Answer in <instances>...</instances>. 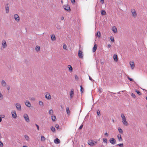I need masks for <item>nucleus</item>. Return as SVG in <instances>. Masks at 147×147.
Here are the masks:
<instances>
[{
  "label": "nucleus",
  "mask_w": 147,
  "mask_h": 147,
  "mask_svg": "<svg viewBox=\"0 0 147 147\" xmlns=\"http://www.w3.org/2000/svg\"><path fill=\"white\" fill-rule=\"evenodd\" d=\"M122 119V122L123 125L125 126H127L128 125V123L126 120V118L123 114H121V115Z\"/></svg>",
  "instance_id": "1"
},
{
  "label": "nucleus",
  "mask_w": 147,
  "mask_h": 147,
  "mask_svg": "<svg viewBox=\"0 0 147 147\" xmlns=\"http://www.w3.org/2000/svg\"><path fill=\"white\" fill-rule=\"evenodd\" d=\"M88 143L91 146H92L96 144L97 142L94 141L93 140H88Z\"/></svg>",
  "instance_id": "2"
},
{
  "label": "nucleus",
  "mask_w": 147,
  "mask_h": 147,
  "mask_svg": "<svg viewBox=\"0 0 147 147\" xmlns=\"http://www.w3.org/2000/svg\"><path fill=\"white\" fill-rule=\"evenodd\" d=\"M45 95L46 99L47 100H50L51 99V97L50 94L49 92H46L45 94Z\"/></svg>",
  "instance_id": "3"
},
{
  "label": "nucleus",
  "mask_w": 147,
  "mask_h": 147,
  "mask_svg": "<svg viewBox=\"0 0 147 147\" xmlns=\"http://www.w3.org/2000/svg\"><path fill=\"white\" fill-rule=\"evenodd\" d=\"M15 106L17 110L19 111H21L22 108L21 105L20 103H18L15 104Z\"/></svg>",
  "instance_id": "4"
},
{
  "label": "nucleus",
  "mask_w": 147,
  "mask_h": 147,
  "mask_svg": "<svg viewBox=\"0 0 147 147\" xmlns=\"http://www.w3.org/2000/svg\"><path fill=\"white\" fill-rule=\"evenodd\" d=\"M23 117L26 122H29L30 119L28 114L26 113L24 114L23 115Z\"/></svg>",
  "instance_id": "5"
},
{
  "label": "nucleus",
  "mask_w": 147,
  "mask_h": 147,
  "mask_svg": "<svg viewBox=\"0 0 147 147\" xmlns=\"http://www.w3.org/2000/svg\"><path fill=\"white\" fill-rule=\"evenodd\" d=\"M11 114L12 117L14 119H16L17 117V115L16 111L15 110H13L11 111Z\"/></svg>",
  "instance_id": "6"
},
{
  "label": "nucleus",
  "mask_w": 147,
  "mask_h": 147,
  "mask_svg": "<svg viewBox=\"0 0 147 147\" xmlns=\"http://www.w3.org/2000/svg\"><path fill=\"white\" fill-rule=\"evenodd\" d=\"M131 12L132 14V16L133 17L135 18L137 16V14L136 12V10L134 9H132L131 10Z\"/></svg>",
  "instance_id": "7"
},
{
  "label": "nucleus",
  "mask_w": 147,
  "mask_h": 147,
  "mask_svg": "<svg viewBox=\"0 0 147 147\" xmlns=\"http://www.w3.org/2000/svg\"><path fill=\"white\" fill-rule=\"evenodd\" d=\"M9 3H7L5 5V9L6 13H8L9 12Z\"/></svg>",
  "instance_id": "8"
},
{
  "label": "nucleus",
  "mask_w": 147,
  "mask_h": 147,
  "mask_svg": "<svg viewBox=\"0 0 147 147\" xmlns=\"http://www.w3.org/2000/svg\"><path fill=\"white\" fill-rule=\"evenodd\" d=\"M109 142L112 144H115L116 143V141L113 138H111L109 140Z\"/></svg>",
  "instance_id": "9"
},
{
  "label": "nucleus",
  "mask_w": 147,
  "mask_h": 147,
  "mask_svg": "<svg viewBox=\"0 0 147 147\" xmlns=\"http://www.w3.org/2000/svg\"><path fill=\"white\" fill-rule=\"evenodd\" d=\"M14 18L17 22H19L20 20V18L18 15L17 14H15L14 15Z\"/></svg>",
  "instance_id": "10"
},
{
  "label": "nucleus",
  "mask_w": 147,
  "mask_h": 147,
  "mask_svg": "<svg viewBox=\"0 0 147 147\" xmlns=\"http://www.w3.org/2000/svg\"><path fill=\"white\" fill-rule=\"evenodd\" d=\"M63 8L64 9L67 11H68L70 10V8L69 5L68 4L65 5L63 6Z\"/></svg>",
  "instance_id": "11"
},
{
  "label": "nucleus",
  "mask_w": 147,
  "mask_h": 147,
  "mask_svg": "<svg viewBox=\"0 0 147 147\" xmlns=\"http://www.w3.org/2000/svg\"><path fill=\"white\" fill-rule=\"evenodd\" d=\"M78 55L80 58H82L83 57L82 52L80 50L78 51Z\"/></svg>",
  "instance_id": "12"
},
{
  "label": "nucleus",
  "mask_w": 147,
  "mask_h": 147,
  "mask_svg": "<svg viewBox=\"0 0 147 147\" xmlns=\"http://www.w3.org/2000/svg\"><path fill=\"white\" fill-rule=\"evenodd\" d=\"M69 93L70 97L71 98H72L73 97V95H74V89H71V91Z\"/></svg>",
  "instance_id": "13"
},
{
  "label": "nucleus",
  "mask_w": 147,
  "mask_h": 147,
  "mask_svg": "<svg viewBox=\"0 0 147 147\" xmlns=\"http://www.w3.org/2000/svg\"><path fill=\"white\" fill-rule=\"evenodd\" d=\"M2 45L3 48H5L7 47V44L5 40H3L2 41Z\"/></svg>",
  "instance_id": "14"
},
{
  "label": "nucleus",
  "mask_w": 147,
  "mask_h": 147,
  "mask_svg": "<svg viewBox=\"0 0 147 147\" xmlns=\"http://www.w3.org/2000/svg\"><path fill=\"white\" fill-rule=\"evenodd\" d=\"M129 64L131 66L132 69H133L135 67L134 63L133 61H131L129 62Z\"/></svg>",
  "instance_id": "15"
},
{
  "label": "nucleus",
  "mask_w": 147,
  "mask_h": 147,
  "mask_svg": "<svg viewBox=\"0 0 147 147\" xmlns=\"http://www.w3.org/2000/svg\"><path fill=\"white\" fill-rule=\"evenodd\" d=\"M118 140L119 142H121L123 141V139L121 137V135L120 134H118L117 136Z\"/></svg>",
  "instance_id": "16"
},
{
  "label": "nucleus",
  "mask_w": 147,
  "mask_h": 147,
  "mask_svg": "<svg viewBox=\"0 0 147 147\" xmlns=\"http://www.w3.org/2000/svg\"><path fill=\"white\" fill-rule=\"evenodd\" d=\"M25 103L26 105L28 107H30L31 106L30 102L28 100H26L25 101Z\"/></svg>",
  "instance_id": "17"
},
{
  "label": "nucleus",
  "mask_w": 147,
  "mask_h": 147,
  "mask_svg": "<svg viewBox=\"0 0 147 147\" xmlns=\"http://www.w3.org/2000/svg\"><path fill=\"white\" fill-rule=\"evenodd\" d=\"M1 84L3 86H5L7 84L6 82L4 80H2L1 81Z\"/></svg>",
  "instance_id": "18"
},
{
  "label": "nucleus",
  "mask_w": 147,
  "mask_h": 147,
  "mask_svg": "<svg viewBox=\"0 0 147 147\" xmlns=\"http://www.w3.org/2000/svg\"><path fill=\"white\" fill-rule=\"evenodd\" d=\"M112 31H113V32L114 33H116L117 32V29L116 27L115 26H113L112 27Z\"/></svg>",
  "instance_id": "19"
},
{
  "label": "nucleus",
  "mask_w": 147,
  "mask_h": 147,
  "mask_svg": "<svg viewBox=\"0 0 147 147\" xmlns=\"http://www.w3.org/2000/svg\"><path fill=\"white\" fill-rule=\"evenodd\" d=\"M54 142L56 144H58L60 143V141L58 138H56L54 140Z\"/></svg>",
  "instance_id": "20"
},
{
  "label": "nucleus",
  "mask_w": 147,
  "mask_h": 147,
  "mask_svg": "<svg viewBox=\"0 0 147 147\" xmlns=\"http://www.w3.org/2000/svg\"><path fill=\"white\" fill-rule=\"evenodd\" d=\"M24 137L25 139H26V141H29L30 138L28 135H25L24 136Z\"/></svg>",
  "instance_id": "21"
},
{
  "label": "nucleus",
  "mask_w": 147,
  "mask_h": 147,
  "mask_svg": "<svg viewBox=\"0 0 147 147\" xmlns=\"http://www.w3.org/2000/svg\"><path fill=\"white\" fill-rule=\"evenodd\" d=\"M51 38L52 40L54 41L56 40L55 36L54 34H52L51 36Z\"/></svg>",
  "instance_id": "22"
},
{
  "label": "nucleus",
  "mask_w": 147,
  "mask_h": 147,
  "mask_svg": "<svg viewBox=\"0 0 147 147\" xmlns=\"http://www.w3.org/2000/svg\"><path fill=\"white\" fill-rule=\"evenodd\" d=\"M113 59L115 61H118L117 57V55L115 54L113 56Z\"/></svg>",
  "instance_id": "23"
},
{
  "label": "nucleus",
  "mask_w": 147,
  "mask_h": 147,
  "mask_svg": "<svg viewBox=\"0 0 147 147\" xmlns=\"http://www.w3.org/2000/svg\"><path fill=\"white\" fill-rule=\"evenodd\" d=\"M118 129L119 132L120 134H123V131L120 127H119L118 128Z\"/></svg>",
  "instance_id": "24"
},
{
  "label": "nucleus",
  "mask_w": 147,
  "mask_h": 147,
  "mask_svg": "<svg viewBox=\"0 0 147 147\" xmlns=\"http://www.w3.org/2000/svg\"><path fill=\"white\" fill-rule=\"evenodd\" d=\"M97 49V45L96 44L94 45L92 51L93 52H94Z\"/></svg>",
  "instance_id": "25"
},
{
  "label": "nucleus",
  "mask_w": 147,
  "mask_h": 147,
  "mask_svg": "<svg viewBox=\"0 0 147 147\" xmlns=\"http://www.w3.org/2000/svg\"><path fill=\"white\" fill-rule=\"evenodd\" d=\"M101 13L102 15H105L106 14V12L104 10H102L101 11Z\"/></svg>",
  "instance_id": "26"
},
{
  "label": "nucleus",
  "mask_w": 147,
  "mask_h": 147,
  "mask_svg": "<svg viewBox=\"0 0 147 147\" xmlns=\"http://www.w3.org/2000/svg\"><path fill=\"white\" fill-rule=\"evenodd\" d=\"M53 111L52 109H51L49 111V113L50 115H53Z\"/></svg>",
  "instance_id": "27"
},
{
  "label": "nucleus",
  "mask_w": 147,
  "mask_h": 147,
  "mask_svg": "<svg viewBox=\"0 0 147 147\" xmlns=\"http://www.w3.org/2000/svg\"><path fill=\"white\" fill-rule=\"evenodd\" d=\"M66 112L67 114L69 115L70 114V111L69 110V108L68 107H67L66 108Z\"/></svg>",
  "instance_id": "28"
},
{
  "label": "nucleus",
  "mask_w": 147,
  "mask_h": 147,
  "mask_svg": "<svg viewBox=\"0 0 147 147\" xmlns=\"http://www.w3.org/2000/svg\"><path fill=\"white\" fill-rule=\"evenodd\" d=\"M35 49L37 51H39L40 50V47L39 46H36V47Z\"/></svg>",
  "instance_id": "29"
},
{
  "label": "nucleus",
  "mask_w": 147,
  "mask_h": 147,
  "mask_svg": "<svg viewBox=\"0 0 147 147\" xmlns=\"http://www.w3.org/2000/svg\"><path fill=\"white\" fill-rule=\"evenodd\" d=\"M96 35L98 37V38H100L101 36V34L100 32L98 31L96 33Z\"/></svg>",
  "instance_id": "30"
},
{
  "label": "nucleus",
  "mask_w": 147,
  "mask_h": 147,
  "mask_svg": "<svg viewBox=\"0 0 147 147\" xmlns=\"http://www.w3.org/2000/svg\"><path fill=\"white\" fill-rule=\"evenodd\" d=\"M52 117V121H55V120L56 119V117L55 116L52 115L51 116Z\"/></svg>",
  "instance_id": "31"
},
{
  "label": "nucleus",
  "mask_w": 147,
  "mask_h": 147,
  "mask_svg": "<svg viewBox=\"0 0 147 147\" xmlns=\"http://www.w3.org/2000/svg\"><path fill=\"white\" fill-rule=\"evenodd\" d=\"M68 67L70 71H72V68L70 65H69L68 66Z\"/></svg>",
  "instance_id": "32"
},
{
  "label": "nucleus",
  "mask_w": 147,
  "mask_h": 147,
  "mask_svg": "<svg viewBox=\"0 0 147 147\" xmlns=\"http://www.w3.org/2000/svg\"><path fill=\"white\" fill-rule=\"evenodd\" d=\"M103 142L104 143H107V138H103Z\"/></svg>",
  "instance_id": "33"
},
{
  "label": "nucleus",
  "mask_w": 147,
  "mask_h": 147,
  "mask_svg": "<svg viewBox=\"0 0 147 147\" xmlns=\"http://www.w3.org/2000/svg\"><path fill=\"white\" fill-rule=\"evenodd\" d=\"M45 138L43 136H42L41 137V140L42 141H45Z\"/></svg>",
  "instance_id": "34"
},
{
  "label": "nucleus",
  "mask_w": 147,
  "mask_h": 147,
  "mask_svg": "<svg viewBox=\"0 0 147 147\" xmlns=\"http://www.w3.org/2000/svg\"><path fill=\"white\" fill-rule=\"evenodd\" d=\"M39 104L40 106H42L43 105V103L41 101H39Z\"/></svg>",
  "instance_id": "35"
},
{
  "label": "nucleus",
  "mask_w": 147,
  "mask_h": 147,
  "mask_svg": "<svg viewBox=\"0 0 147 147\" xmlns=\"http://www.w3.org/2000/svg\"><path fill=\"white\" fill-rule=\"evenodd\" d=\"M55 127L57 129H59V130H60V129L59 127V125L58 124L55 125Z\"/></svg>",
  "instance_id": "36"
},
{
  "label": "nucleus",
  "mask_w": 147,
  "mask_h": 147,
  "mask_svg": "<svg viewBox=\"0 0 147 147\" xmlns=\"http://www.w3.org/2000/svg\"><path fill=\"white\" fill-rule=\"evenodd\" d=\"M63 49H66V50L67 49V46L65 44H63Z\"/></svg>",
  "instance_id": "37"
},
{
  "label": "nucleus",
  "mask_w": 147,
  "mask_h": 147,
  "mask_svg": "<svg viewBox=\"0 0 147 147\" xmlns=\"http://www.w3.org/2000/svg\"><path fill=\"white\" fill-rule=\"evenodd\" d=\"M97 113L98 116H99L100 115V112L99 110H98L97 111Z\"/></svg>",
  "instance_id": "38"
},
{
  "label": "nucleus",
  "mask_w": 147,
  "mask_h": 147,
  "mask_svg": "<svg viewBox=\"0 0 147 147\" xmlns=\"http://www.w3.org/2000/svg\"><path fill=\"white\" fill-rule=\"evenodd\" d=\"M51 130L53 132H54L55 131V128L53 127H51Z\"/></svg>",
  "instance_id": "39"
},
{
  "label": "nucleus",
  "mask_w": 147,
  "mask_h": 147,
  "mask_svg": "<svg viewBox=\"0 0 147 147\" xmlns=\"http://www.w3.org/2000/svg\"><path fill=\"white\" fill-rule=\"evenodd\" d=\"M117 145L121 147H123V143L119 144Z\"/></svg>",
  "instance_id": "40"
},
{
  "label": "nucleus",
  "mask_w": 147,
  "mask_h": 147,
  "mask_svg": "<svg viewBox=\"0 0 147 147\" xmlns=\"http://www.w3.org/2000/svg\"><path fill=\"white\" fill-rule=\"evenodd\" d=\"M110 39L111 41H112L113 42H114V38L113 36H111L110 37Z\"/></svg>",
  "instance_id": "41"
},
{
  "label": "nucleus",
  "mask_w": 147,
  "mask_h": 147,
  "mask_svg": "<svg viewBox=\"0 0 147 147\" xmlns=\"http://www.w3.org/2000/svg\"><path fill=\"white\" fill-rule=\"evenodd\" d=\"M80 88H81V89H80V91H81V93H82L83 92V91H84V90L83 89V88L82 86L81 85H80Z\"/></svg>",
  "instance_id": "42"
},
{
  "label": "nucleus",
  "mask_w": 147,
  "mask_h": 147,
  "mask_svg": "<svg viewBox=\"0 0 147 147\" xmlns=\"http://www.w3.org/2000/svg\"><path fill=\"white\" fill-rule=\"evenodd\" d=\"M127 78L130 81H134L133 79L132 78H131L129 77L128 76H127Z\"/></svg>",
  "instance_id": "43"
},
{
  "label": "nucleus",
  "mask_w": 147,
  "mask_h": 147,
  "mask_svg": "<svg viewBox=\"0 0 147 147\" xmlns=\"http://www.w3.org/2000/svg\"><path fill=\"white\" fill-rule=\"evenodd\" d=\"M135 91H136V92L139 95H140L141 94V93L138 90H135Z\"/></svg>",
  "instance_id": "44"
},
{
  "label": "nucleus",
  "mask_w": 147,
  "mask_h": 147,
  "mask_svg": "<svg viewBox=\"0 0 147 147\" xmlns=\"http://www.w3.org/2000/svg\"><path fill=\"white\" fill-rule=\"evenodd\" d=\"M7 89V90H9L10 88V86L9 85H7V86L6 87Z\"/></svg>",
  "instance_id": "45"
},
{
  "label": "nucleus",
  "mask_w": 147,
  "mask_h": 147,
  "mask_svg": "<svg viewBox=\"0 0 147 147\" xmlns=\"http://www.w3.org/2000/svg\"><path fill=\"white\" fill-rule=\"evenodd\" d=\"M74 76L76 80H78V77L76 75H75Z\"/></svg>",
  "instance_id": "46"
},
{
  "label": "nucleus",
  "mask_w": 147,
  "mask_h": 147,
  "mask_svg": "<svg viewBox=\"0 0 147 147\" xmlns=\"http://www.w3.org/2000/svg\"><path fill=\"white\" fill-rule=\"evenodd\" d=\"M3 98V96L2 94L0 93V100H1Z\"/></svg>",
  "instance_id": "47"
},
{
  "label": "nucleus",
  "mask_w": 147,
  "mask_h": 147,
  "mask_svg": "<svg viewBox=\"0 0 147 147\" xmlns=\"http://www.w3.org/2000/svg\"><path fill=\"white\" fill-rule=\"evenodd\" d=\"M131 96L133 97L134 98H136V96L135 95V94L134 93H132L131 94Z\"/></svg>",
  "instance_id": "48"
},
{
  "label": "nucleus",
  "mask_w": 147,
  "mask_h": 147,
  "mask_svg": "<svg viewBox=\"0 0 147 147\" xmlns=\"http://www.w3.org/2000/svg\"><path fill=\"white\" fill-rule=\"evenodd\" d=\"M3 144L2 142L1 141H0V147H3Z\"/></svg>",
  "instance_id": "49"
},
{
  "label": "nucleus",
  "mask_w": 147,
  "mask_h": 147,
  "mask_svg": "<svg viewBox=\"0 0 147 147\" xmlns=\"http://www.w3.org/2000/svg\"><path fill=\"white\" fill-rule=\"evenodd\" d=\"M71 1L72 4H74L75 3V0H71Z\"/></svg>",
  "instance_id": "50"
},
{
  "label": "nucleus",
  "mask_w": 147,
  "mask_h": 147,
  "mask_svg": "<svg viewBox=\"0 0 147 147\" xmlns=\"http://www.w3.org/2000/svg\"><path fill=\"white\" fill-rule=\"evenodd\" d=\"M0 117H1V118H3L5 117V116L4 115H0Z\"/></svg>",
  "instance_id": "51"
},
{
  "label": "nucleus",
  "mask_w": 147,
  "mask_h": 147,
  "mask_svg": "<svg viewBox=\"0 0 147 147\" xmlns=\"http://www.w3.org/2000/svg\"><path fill=\"white\" fill-rule=\"evenodd\" d=\"M89 80H91L92 81H94V80H93V79H92V78L90 77L89 76Z\"/></svg>",
  "instance_id": "52"
},
{
  "label": "nucleus",
  "mask_w": 147,
  "mask_h": 147,
  "mask_svg": "<svg viewBox=\"0 0 147 147\" xmlns=\"http://www.w3.org/2000/svg\"><path fill=\"white\" fill-rule=\"evenodd\" d=\"M35 125H36V126L37 127V129L38 130H39V127L38 125L37 124H36Z\"/></svg>",
  "instance_id": "53"
},
{
  "label": "nucleus",
  "mask_w": 147,
  "mask_h": 147,
  "mask_svg": "<svg viewBox=\"0 0 147 147\" xmlns=\"http://www.w3.org/2000/svg\"><path fill=\"white\" fill-rule=\"evenodd\" d=\"M100 2L102 4H103L104 3V0H100Z\"/></svg>",
  "instance_id": "54"
},
{
  "label": "nucleus",
  "mask_w": 147,
  "mask_h": 147,
  "mask_svg": "<svg viewBox=\"0 0 147 147\" xmlns=\"http://www.w3.org/2000/svg\"><path fill=\"white\" fill-rule=\"evenodd\" d=\"M105 135L107 137H108L109 136V134L107 132H106L105 134Z\"/></svg>",
  "instance_id": "55"
},
{
  "label": "nucleus",
  "mask_w": 147,
  "mask_h": 147,
  "mask_svg": "<svg viewBox=\"0 0 147 147\" xmlns=\"http://www.w3.org/2000/svg\"><path fill=\"white\" fill-rule=\"evenodd\" d=\"M83 125H81L79 127V129H81L83 127Z\"/></svg>",
  "instance_id": "56"
},
{
  "label": "nucleus",
  "mask_w": 147,
  "mask_h": 147,
  "mask_svg": "<svg viewBox=\"0 0 147 147\" xmlns=\"http://www.w3.org/2000/svg\"><path fill=\"white\" fill-rule=\"evenodd\" d=\"M111 45H108V47L111 48Z\"/></svg>",
  "instance_id": "57"
},
{
  "label": "nucleus",
  "mask_w": 147,
  "mask_h": 147,
  "mask_svg": "<svg viewBox=\"0 0 147 147\" xmlns=\"http://www.w3.org/2000/svg\"><path fill=\"white\" fill-rule=\"evenodd\" d=\"M61 19L62 20H63L64 19V17H62L61 18Z\"/></svg>",
  "instance_id": "58"
},
{
  "label": "nucleus",
  "mask_w": 147,
  "mask_h": 147,
  "mask_svg": "<svg viewBox=\"0 0 147 147\" xmlns=\"http://www.w3.org/2000/svg\"><path fill=\"white\" fill-rule=\"evenodd\" d=\"M31 100H35V99L34 98H31Z\"/></svg>",
  "instance_id": "59"
},
{
  "label": "nucleus",
  "mask_w": 147,
  "mask_h": 147,
  "mask_svg": "<svg viewBox=\"0 0 147 147\" xmlns=\"http://www.w3.org/2000/svg\"><path fill=\"white\" fill-rule=\"evenodd\" d=\"M23 147H27V146H23Z\"/></svg>",
  "instance_id": "60"
},
{
  "label": "nucleus",
  "mask_w": 147,
  "mask_h": 147,
  "mask_svg": "<svg viewBox=\"0 0 147 147\" xmlns=\"http://www.w3.org/2000/svg\"><path fill=\"white\" fill-rule=\"evenodd\" d=\"M146 100H147V97H146Z\"/></svg>",
  "instance_id": "61"
},
{
  "label": "nucleus",
  "mask_w": 147,
  "mask_h": 147,
  "mask_svg": "<svg viewBox=\"0 0 147 147\" xmlns=\"http://www.w3.org/2000/svg\"><path fill=\"white\" fill-rule=\"evenodd\" d=\"M61 107L62 108V106H61Z\"/></svg>",
  "instance_id": "62"
},
{
  "label": "nucleus",
  "mask_w": 147,
  "mask_h": 147,
  "mask_svg": "<svg viewBox=\"0 0 147 147\" xmlns=\"http://www.w3.org/2000/svg\"><path fill=\"white\" fill-rule=\"evenodd\" d=\"M146 107H147V105H146Z\"/></svg>",
  "instance_id": "63"
}]
</instances>
